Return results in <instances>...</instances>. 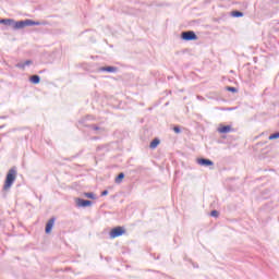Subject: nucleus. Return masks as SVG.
<instances>
[{
    "label": "nucleus",
    "mask_w": 279,
    "mask_h": 279,
    "mask_svg": "<svg viewBox=\"0 0 279 279\" xmlns=\"http://www.w3.org/2000/svg\"><path fill=\"white\" fill-rule=\"evenodd\" d=\"M269 141H276V138H279V132H275L269 135Z\"/></svg>",
    "instance_id": "a211bd4d"
},
{
    "label": "nucleus",
    "mask_w": 279,
    "mask_h": 279,
    "mask_svg": "<svg viewBox=\"0 0 279 279\" xmlns=\"http://www.w3.org/2000/svg\"><path fill=\"white\" fill-rule=\"evenodd\" d=\"M76 206H78V208H88V206H93V201L76 198Z\"/></svg>",
    "instance_id": "39448f33"
},
{
    "label": "nucleus",
    "mask_w": 279,
    "mask_h": 279,
    "mask_svg": "<svg viewBox=\"0 0 279 279\" xmlns=\"http://www.w3.org/2000/svg\"><path fill=\"white\" fill-rule=\"evenodd\" d=\"M1 25H8L12 29H24V27H32L34 25H40V22L34 20L14 21L13 19H1Z\"/></svg>",
    "instance_id": "f257e3e1"
},
{
    "label": "nucleus",
    "mask_w": 279,
    "mask_h": 279,
    "mask_svg": "<svg viewBox=\"0 0 279 279\" xmlns=\"http://www.w3.org/2000/svg\"><path fill=\"white\" fill-rule=\"evenodd\" d=\"M227 90L229 93H239V89H236V87H232V86H227Z\"/></svg>",
    "instance_id": "6ab92c4d"
},
{
    "label": "nucleus",
    "mask_w": 279,
    "mask_h": 279,
    "mask_svg": "<svg viewBox=\"0 0 279 279\" xmlns=\"http://www.w3.org/2000/svg\"><path fill=\"white\" fill-rule=\"evenodd\" d=\"M173 132H174L175 134H180V132H182V130L180 129L179 125H177V126L173 128Z\"/></svg>",
    "instance_id": "aec40b11"
},
{
    "label": "nucleus",
    "mask_w": 279,
    "mask_h": 279,
    "mask_svg": "<svg viewBox=\"0 0 279 279\" xmlns=\"http://www.w3.org/2000/svg\"><path fill=\"white\" fill-rule=\"evenodd\" d=\"M210 216L211 217H219V213L216 209H214V210H211Z\"/></svg>",
    "instance_id": "412c9836"
},
{
    "label": "nucleus",
    "mask_w": 279,
    "mask_h": 279,
    "mask_svg": "<svg viewBox=\"0 0 279 279\" xmlns=\"http://www.w3.org/2000/svg\"><path fill=\"white\" fill-rule=\"evenodd\" d=\"M197 163L201 165V167H215V162L208 158H198Z\"/></svg>",
    "instance_id": "423d86ee"
},
{
    "label": "nucleus",
    "mask_w": 279,
    "mask_h": 279,
    "mask_svg": "<svg viewBox=\"0 0 279 279\" xmlns=\"http://www.w3.org/2000/svg\"><path fill=\"white\" fill-rule=\"evenodd\" d=\"M232 16H234V19H241V16H243V12H241V11H233L232 12Z\"/></svg>",
    "instance_id": "f3484780"
},
{
    "label": "nucleus",
    "mask_w": 279,
    "mask_h": 279,
    "mask_svg": "<svg viewBox=\"0 0 279 279\" xmlns=\"http://www.w3.org/2000/svg\"><path fill=\"white\" fill-rule=\"evenodd\" d=\"M29 82L32 84H40V76L38 74H34L29 77Z\"/></svg>",
    "instance_id": "9b49d317"
},
{
    "label": "nucleus",
    "mask_w": 279,
    "mask_h": 279,
    "mask_svg": "<svg viewBox=\"0 0 279 279\" xmlns=\"http://www.w3.org/2000/svg\"><path fill=\"white\" fill-rule=\"evenodd\" d=\"M218 132L220 134H228V133L232 132V126L231 125H221L218 128Z\"/></svg>",
    "instance_id": "1a4fd4ad"
},
{
    "label": "nucleus",
    "mask_w": 279,
    "mask_h": 279,
    "mask_svg": "<svg viewBox=\"0 0 279 279\" xmlns=\"http://www.w3.org/2000/svg\"><path fill=\"white\" fill-rule=\"evenodd\" d=\"M54 223H56V217H52L48 220L45 228L46 234H51V230H53Z\"/></svg>",
    "instance_id": "0eeeda50"
},
{
    "label": "nucleus",
    "mask_w": 279,
    "mask_h": 279,
    "mask_svg": "<svg viewBox=\"0 0 279 279\" xmlns=\"http://www.w3.org/2000/svg\"><path fill=\"white\" fill-rule=\"evenodd\" d=\"M88 119H93V117H92V116H87V117H85V118H82V119L78 121V123H81L82 125L87 126L85 123H86V121H88Z\"/></svg>",
    "instance_id": "dca6fc26"
},
{
    "label": "nucleus",
    "mask_w": 279,
    "mask_h": 279,
    "mask_svg": "<svg viewBox=\"0 0 279 279\" xmlns=\"http://www.w3.org/2000/svg\"><path fill=\"white\" fill-rule=\"evenodd\" d=\"M100 195L101 197H106V195H108V190L102 191Z\"/></svg>",
    "instance_id": "4be33fe9"
},
{
    "label": "nucleus",
    "mask_w": 279,
    "mask_h": 279,
    "mask_svg": "<svg viewBox=\"0 0 279 279\" xmlns=\"http://www.w3.org/2000/svg\"><path fill=\"white\" fill-rule=\"evenodd\" d=\"M123 234H125V228L114 227L113 229H111L109 236L110 239H117L119 236H123Z\"/></svg>",
    "instance_id": "20e7f679"
},
{
    "label": "nucleus",
    "mask_w": 279,
    "mask_h": 279,
    "mask_svg": "<svg viewBox=\"0 0 279 279\" xmlns=\"http://www.w3.org/2000/svg\"><path fill=\"white\" fill-rule=\"evenodd\" d=\"M84 197H87L88 199H97V196L93 192L84 193Z\"/></svg>",
    "instance_id": "4468645a"
},
{
    "label": "nucleus",
    "mask_w": 279,
    "mask_h": 279,
    "mask_svg": "<svg viewBox=\"0 0 279 279\" xmlns=\"http://www.w3.org/2000/svg\"><path fill=\"white\" fill-rule=\"evenodd\" d=\"M99 140V137L95 136V137H92V141H97Z\"/></svg>",
    "instance_id": "5701e85b"
},
{
    "label": "nucleus",
    "mask_w": 279,
    "mask_h": 279,
    "mask_svg": "<svg viewBox=\"0 0 279 279\" xmlns=\"http://www.w3.org/2000/svg\"><path fill=\"white\" fill-rule=\"evenodd\" d=\"M125 178V173L120 172L117 178L114 179L116 184H121L123 182V179Z\"/></svg>",
    "instance_id": "f8f14e48"
},
{
    "label": "nucleus",
    "mask_w": 279,
    "mask_h": 279,
    "mask_svg": "<svg viewBox=\"0 0 279 279\" xmlns=\"http://www.w3.org/2000/svg\"><path fill=\"white\" fill-rule=\"evenodd\" d=\"M98 71L100 73H117L118 68L117 66H112V65H108V66L99 68Z\"/></svg>",
    "instance_id": "6e6552de"
},
{
    "label": "nucleus",
    "mask_w": 279,
    "mask_h": 279,
    "mask_svg": "<svg viewBox=\"0 0 279 279\" xmlns=\"http://www.w3.org/2000/svg\"><path fill=\"white\" fill-rule=\"evenodd\" d=\"M16 182V168H11L5 177L3 191H10L12 189V184Z\"/></svg>",
    "instance_id": "f03ea898"
},
{
    "label": "nucleus",
    "mask_w": 279,
    "mask_h": 279,
    "mask_svg": "<svg viewBox=\"0 0 279 279\" xmlns=\"http://www.w3.org/2000/svg\"><path fill=\"white\" fill-rule=\"evenodd\" d=\"M88 128H90V130H94V132H104L102 128H99L95 124L88 125Z\"/></svg>",
    "instance_id": "2eb2a0df"
},
{
    "label": "nucleus",
    "mask_w": 279,
    "mask_h": 279,
    "mask_svg": "<svg viewBox=\"0 0 279 279\" xmlns=\"http://www.w3.org/2000/svg\"><path fill=\"white\" fill-rule=\"evenodd\" d=\"M197 34L194 31H183L181 33V40L185 43H191V40H197Z\"/></svg>",
    "instance_id": "7ed1b4c3"
},
{
    "label": "nucleus",
    "mask_w": 279,
    "mask_h": 279,
    "mask_svg": "<svg viewBox=\"0 0 279 279\" xmlns=\"http://www.w3.org/2000/svg\"><path fill=\"white\" fill-rule=\"evenodd\" d=\"M158 145H160V140L155 138L150 142L149 147H150V149H156V147H158Z\"/></svg>",
    "instance_id": "ddd939ff"
},
{
    "label": "nucleus",
    "mask_w": 279,
    "mask_h": 279,
    "mask_svg": "<svg viewBox=\"0 0 279 279\" xmlns=\"http://www.w3.org/2000/svg\"><path fill=\"white\" fill-rule=\"evenodd\" d=\"M34 64V61L32 60H26L25 62H20L17 64H15L16 69H22V70H25L26 66H29Z\"/></svg>",
    "instance_id": "9d476101"
}]
</instances>
